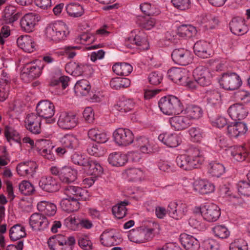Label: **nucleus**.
Returning <instances> with one entry per match:
<instances>
[{
    "label": "nucleus",
    "instance_id": "21",
    "mask_svg": "<svg viewBox=\"0 0 250 250\" xmlns=\"http://www.w3.org/2000/svg\"><path fill=\"white\" fill-rule=\"evenodd\" d=\"M230 117L233 120H240L244 119L248 114V110L245 106L240 104L231 105L228 109Z\"/></svg>",
    "mask_w": 250,
    "mask_h": 250
},
{
    "label": "nucleus",
    "instance_id": "44",
    "mask_svg": "<svg viewBox=\"0 0 250 250\" xmlns=\"http://www.w3.org/2000/svg\"><path fill=\"white\" fill-rule=\"evenodd\" d=\"M41 73L42 69L40 66L37 65H30L29 64H26L22 75H25L30 79H34L38 78Z\"/></svg>",
    "mask_w": 250,
    "mask_h": 250
},
{
    "label": "nucleus",
    "instance_id": "47",
    "mask_svg": "<svg viewBox=\"0 0 250 250\" xmlns=\"http://www.w3.org/2000/svg\"><path fill=\"white\" fill-rule=\"evenodd\" d=\"M135 145L143 153H149L153 151V149L150 146L148 140L146 137H137L135 141Z\"/></svg>",
    "mask_w": 250,
    "mask_h": 250
},
{
    "label": "nucleus",
    "instance_id": "61",
    "mask_svg": "<svg viewBox=\"0 0 250 250\" xmlns=\"http://www.w3.org/2000/svg\"><path fill=\"white\" fill-rule=\"evenodd\" d=\"M188 132L193 142H200L204 136V132L199 128L191 127L189 129Z\"/></svg>",
    "mask_w": 250,
    "mask_h": 250
},
{
    "label": "nucleus",
    "instance_id": "45",
    "mask_svg": "<svg viewBox=\"0 0 250 250\" xmlns=\"http://www.w3.org/2000/svg\"><path fill=\"white\" fill-rule=\"evenodd\" d=\"M134 102L130 99H124L119 101L114 105L115 110L122 113H126L131 111L134 107Z\"/></svg>",
    "mask_w": 250,
    "mask_h": 250
},
{
    "label": "nucleus",
    "instance_id": "30",
    "mask_svg": "<svg viewBox=\"0 0 250 250\" xmlns=\"http://www.w3.org/2000/svg\"><path fill=\"white\" fill-rule=\"evenodd\" d=\"M15 11V7L12 5L5 7L1 16L2 24H11L18 20L20 14H14Z\"/></svg>",
    "mask_w": 250,
    "mask_h": 250
},
{
    "label": "nucleus",
    "instance_id": "38",
    "mask_svg": "<svg viewBox=\"0 0 250 250\" xmlns=\"http://www.w3.org/2000/svg\"><path fill=\"white\" fill-rule=\"evenodd\" d=\"M38 210L47 216H53L56 212V206L46 201H41L37 205Z\"/></svg>",
    "mask_w": 250,
    "mask_h": 250
},
{
    "label": "nucleus",
    "instance_id": "42",
    "mask_svg": "<svg viewBox=\"0 0 250 250\" xmlns=\"http://www.w3.org/2000/svg\"><path fill=\"white\" fill-rule=\"evenodd\" d=\"M66 10L69 16L73 18L82 16L84 13V9L81 5L78 3H70L66 7Z\"/></svg>",
    "mask_w": 250,
    "mask_h": 250
},
{
    "label": "nucleus",
    "instance_id": "63",
    "mask_svg": "<svg viewBox=\"0 0 250 250\" xmlns=\"http://www.w3.org/2000/svg\"><path fill=\"white\" fill-rule=\"evenodd\" d=\"M87 151L89 154L96 157H101L104 155V151L100 145H92L88 146Z\"/></svg>",
    "mask_w": 250,
    "mask_h": 250
},
{
    "label": "nucleus",
    "instance_id": "19",
    "mask_svg": "<svg viewBox=\"0 0 250 250\" xmlns=\"http://www.w3.org/2000/svg\"><path fill=\"white\" fill-rule=\"evenodd\" d=\"M64 193L69 198H77L82 201H86L89 198L87 190L79 187L67 186L64 189Z\"/></svg>",
    "mask_w": 250,
    "mask_h": 250
},
{
    "label": "nucleus",
    "instance_id": "10",
    "mask_svg": "<svg viewBox=\"0 0 250 250\" xmlns=\"http://www.w3.org/2000/svg\"><path fill=\"white\" fill-rule=\"evenodd\" d=\"M193 75L194 79L201 86H206L211 83L212 74L208 68L198 67L194 70Z\"/></svg>",
    "mask_w": 250,
    "mask_h": 250
},
{
    "label": "nucleus",
    "instance_id": "50",
    "mask_svg": "<svg viewBox=\"0 0 250 250\" xmlns=\"http://www.w3.org/2000/svg\"><path fill=\"white\" fill-rule=\"evenodd\" d=\"M83 170L90 172H103L104 169L102 164L98 161L88 159Z\"/></svg>",
    "mask_w": 250,
    "mask_h": 250
},
{
    "label": "nucleus",
    "instance_id": "28",
    "mask_svg": "<svg viewBox=\"0 0 250 250\" xmlns=\"http://www.w3.org/2000/svg\"><path fill=\"white\" fill-rule=\"evenodd\" d=\"M179 240L186 250H197L199 248V241L192 236L183 233L180 235Z\"/></svg>",
    "mask_w": 250,
    "mask_h": 250
},
{
    "label": "nucleus",
    "instance_id": "5",
    "mask_svg": "<svg viewBox=\"0 0 250 250\" xmlns=\"http://www.w3.org/2000/svg\"><path fill=\"white\" fill-rule=\"evenodd\" d=\"M37 114L41 118L46 120L47 123H53L55 122L53 118L55 112L54 104L48 100H42L40 101L36 106Z\"/></svg>",
    "mask_w": 250,
    "mask_h": 250
},
{
    "label": "nucleus",
    "instance_id": "20",
    "mask_svg": "<svg viewBox=\"0 0 250 250\" xmlns=\"http://www.w3.org/2000/svg\"><path fill=\"white\" fill-rule=\"evenodd\" d=\"M202 160V158H199L192 161L187 155H181L176 158V162L177 165L183 170L189 171L197 168Z\"/></svg>",
    "mask_w": 250,
    "mask_h": 250
},
{
    "label": "nucleus",
    "instance_id": "4",
    "mask_svg": "<svg viewBox=\"0 0 250 250\" xmlns=\"http://www.w3.org/2000/svg\"><path fill=\"white\" fill-rule=\"evenodd\" d=\"M65 69L67 73L75 77L82 75L90 77L94 73V69L91 65L76 62L67 63Z\"/></svg>",
    "mask_w": 250,
    "mask_h": 250
},
{
    "label": "nucleus",
    "instance_id": "24",
    "mask_svg": "<svg viewBox=\"0 0 250 250\" xmlns=\"http://www.w3.org/2000/svg\"><path fill=\"white\" fill-rule=\"evenodd\" d=\"M193 188L195 191L201 194H207L212 192L215 187L208 180L199 179L194 182Z\"/></svg>",
    "mask_w": 250,
    "mask_h": 250
},
{
    "label": "nucleus",
    "instance_id": "48",
    "mask_svg": "<svg viewBox=\"0 0 250 250\" xmlns=\"http://www.w3.org/2000/svg\"><path fill=\"white\" fill-rule=\"evenodd\" d=\"M108 161L111 165L115 167H121L126 162V158L125 155L120 152H115L109 155Z\"/></svg>",
    "mask_w": 250,
    "mask_h": 250
},
{
    "label": "nucleus",
    "instance_id": "64",
    "mask_svg": "<svg viewBox=\"0 0 250 250\" xmlns=\"http://www.w3.org/2000/svg\"><path fill=\"white\" fill-rule=\"evenodd\" d=\"M78 244L84 250H91L92 249V243L87 236L80 237Z\"/></svg>",
    "mask_w": 250,
    "mask_h": 250
},
{
    "label": "nucleus",
    "instance_id": "34",
    "mask_svg": "<svg viewBox=\"0 0 250 250\" xmlns=\"http://www.w3.org/2000/svg\"><path fill=\"white\" fill-rule=\"evenodd\" d=\"M88 136L92 140L98 143H104L108 140L106 134L97 127L90 129L88 131Z\"/></svg>",
    "mask_w": 250,
    "mask_h": 250
},
{
    "label": "nucleus",
    "instance_id": "16",
    "mask_svg": "<svg viewBox=\"0 0 250 250\" xmlns=\"http://www.w3.org/2000/svg\"><path fill=\"white\" fill-rule=\"evenodd\" d=\"M128 237L131 241L137 243H144L151 239V233L147 232V230H145L143 227L130 230Z\"/></svg>",
    "mask_w": 250,
    "mask_h": 250
},
{
    "label": "nucleus",
    "instance_id": "32",
    "mask_svg": "<svg viewBox=\"0 0 250 250\" xmlns=\"http://www.w3.org/2000/svg\"><path fill=\"white\" fill-rule=\"evenodd\" d=\"M79 200L77 198H63L60 202V206L63 210L67 212H74L80 208Z\"/></svg>",
    "mask_w": 250,
    "mask_h": 250
},
{
    "label": "nucleus",
    "instance_id": "37",
    "mask_svg": "<svg viewBox=\"0 0 250 250\" xmlns=\"http://www.w3.org/2000/svg\"><path fill=\"white\" fill-rule=\"evenodd\" d=\"M90 89V83L85 79L78 81L74 86V91L77 96H86Z\"/></svg>",
    "mask_w": 250,
    "mask_h": 250
},
{
    "label": "nucleus",
    "instance_id": "31",
    "mask_svg": "<svg viewBox=\"0 0 250 250\" xmlns=\"http://www.w3.org/2000/svg\"><path fill=\"white\" fill-rule=\"evenodd\" d=\"M158 139L162 143L170 147H176L181 142L180 137L176 134H162L159 135Z\"/></svg>",
    "mask_w": 250,
    "mask_h": 250
},
{
    "label": "nucleus",
    "instance_id": "29",
    "mask_svg": "<svg viewBox=\"0 0 250 250\" xmlns=\"http://www.w3.org/2000/svg\"><path fill=\"white\" fill-rule=\"evenodd\" d=\"M247 130L246 124L243 122L231 123L228 126V133L232 138H236L245 134Z\"/></svg>",
    "mask_w": 250,
    "mask_h": 250
},
{
    "label": "nucleus",
    "instance_id": "60",
    "mask_svg": "<svg viewBox=\"0 0 250 250\" xmlns=\"http://www.w3.org/2000/svg\"><path fill=\"white\" fill-rule=\"evenodd\" d=\"M140 9L146 16H154V15L156 13V8L155 5L152 6L148 2L141 3L140 5Z\"/></svg>",
    "mask_w": 250,
    "mask_h": 250
},
{
    "label": "nucleus",
    "instance_id": "14",
    "mask_svg": "<svg viewBox=\"0 0 250 250\" xmlns=\"http://www.w3.org/2000/svg\"><path fill=\"white\" fill-rule=\"evenodd\" d=\"M171 58L175 63L181 65H186L192 61L190 52L184 48L174 49L171 53Z\"/></svg>",
    "mask_w": 250,
    "mask_h": 250
},
{
    "label": "nucleus",
    "instance_id": "15",
    "mask_svg": "<svg viewBox=\"0 0 250 250\" xmlns=\"http://www.w3.org/2000/svg\"><path fill=\"white\" fill-rule=\"evenodd\" d=\"M41 118L35 113L28 114L24 121L26 128L35 134L41 133Z\"/></svg>",
    "mask_w": 250,
    "mask_h": 250
},
{
    "label": "nucleus",
    "instance_id": "17",
    "mask_svg": "<svg viewBox=\"0 0 250 250\" xmlns=\"http://www.w3.org/2000/svg\"><path fill=\"white\" fill-rule=\"evenodd\" d=\"M29 225L33 230H43L48 227L49 222L43 214L35 213L30 217Z\"/></svg>",
    "mask_w": 250,
    "mask_h": 250
},
{
    "label": "nucleus",
    "instance_id": "56",
    "mask_svg": "<svg viewBox=\"0 0 250 250\" xmlns=\"http://www.w3.org/2000/svg\"><path fill=\"white\" fill-rule=\"evenodd\" d=\"M58 176L60 180L63 183L69 184L76 181L77 178V173H54Z\"/></svg>",
    "mask_w": 250,
    "mask_h": 250
},
{
    "label": "nucleus",
    "instance_id": "26",
    "mask_svg": "<svg viewBox=\"0 0 250 250\" xmlns=\"http://www.w3.org/2000/svg\"><path fill=\"white\" fill-rule=\"evenodd\" d=\"M229 27L231 32L236 35H243L248 31L244 20L240 17L233 18L229 23Z\"/></svg>",
    "mask_w": 250,
    "mask_h": 250
},
{
    "label": "nucleus",
    "instance_id": "23",
    "mask_svg": "<svg viewBox=\"0 0 250 250\" xmlns=\"http://www.w3.org/2000/svg\"><path fill=\"white\" fill-rule=\"evenodd\" d=\"M194 53L201 58H208L212 55L209 43L204 41L197 42L193 47Z\"/></svg>",
    "mask_w": 250,
    "mask_h": 250
},
{
    "label": "nucleus",
    "instance_id": "13",
    "mask_svg": "<svg viewBox=\"0 0 250 250\" xmlns=\"http://www.w3.org/2000/svg\"><path fill=\"white\" fill-rule=\"evenodd\" d=\"M78 124V118L72 113L62 112L61 113L58 125L63 129H71L75 127Z\"/></svg>",
    "mask_w": 250,
    "mask_h": 250
},
{
    "label": "nucleus",
    "instance_id": "7",
    "mask_svg": "<svg viewBox=\"0 0 250 250\" xmlns=\"http://www.w3.org/2000/svg\"><path fill=\"white\" fill-rule=\"evenodd\" d=\"M115 143L120 146H127L134 141V135L132 131L127 128H118L113 132Z\"/></svg>",
    "mask_w": 250,
    "mask_h": 250
},
{
    "label": "nucleus",
    "instance_id": "57",
    "mask_svg": "<svg viewBox=\"0 0 250 250\" xmlns=\"http://www.w3.org/2000/svg\"><path fill=\"white\" fill-rule=\"evenodd\" d=\"M37 168L34 162L21 163L17 166V172H34Z\"/></svg>",
    "mask_w": 250,
    "mask_h": 250
},
{
    "label": "nucleus",
    "instance_id": "2",
    "mask_svg": "<svg viewBox=\"0 0 250 250\" xmlns=\"http://www.w3.org/2000/svg\"><path fill=\"white\" fill-rule=\"evenodd\" d=\"M69 33L68 28L64 22L57 21L48 25L45 34L49 40L58 42L65 40Z\"/></svg>",
    "mask_w": 250,
    "mask_h": 250
},
{
    "label": "nucleus",
    "instance_id": "55",
    "mask_svg": "<svg viewBox=\"0 0 250 250\" xmlns=\"http://www.w3.org/2000/svg\"><path fill=\"white\" fill-rule=\"evenodd\" d=\"M21 193L24 195H30L35 191L34 186L27 181H22L19 185Z\"/></svg>",
    "mask_w": 250,
    "mask_h": 250
},
{
    "label": "nucleus",
    "instance_id": "12",
    "mask_svg": "<svg viewBox=\"0 0 250 250\" xmlns=\"http://www.w3.org/2000/svg\"><path fill=\"white\" fill-rule=\"evenodd\" d=\"M38 21V17L35 14L29 13L25 14L20 20V27L22 31L31 33L35 29Z\"/></svg>",
    "mask_w": 250,
    "mask_h": 250
},
{
    "label": "nucleus",
    "instance_id": "54",
    "mask_svg": "<svg viewBox=\"0 0 250 250\" xmlns=\"http://www.w3.org/2000/svg\"><path fill=\"white\" fill-rule=\"evenodd\" d=\"M158 106L160 110L166 115L171 114V105L170 103V96L162 97L158 102Z\"/></svg>",
    "mask_w": 250,
    "mask_h": 250
},
{
    "label": "nucleus",
    "instance_id": "51",
    "mask_svg": "<svg viewBox=\"0 0 250 250\" xmlns=\"http://www.w3.org/2000/svg\"><path fill=\"white\" fill-rule=\"evenodd\" d=\"M61 143L66 148L75 149L78 146V140L72 135L66 134L61 139Z\"/></svg>",
    "mask_w": 250,
    "mask_h": 250
},
{
    "label": "nucleus",
    "instance_id": "1",
    "mask_svg": "<svg viewBox=\"0 0 250 250\" xmlns=\"http://www.w3.org/2000/svg\"><path fill=\"white\" fill-rule=\"evenodd\" d=\"M157 85L161 83L164 76L166 74L168 77L173 82L179 84L185 83L188 71L184 68L173 67L168 70L167 64L164 62L157 63Z\"/></svg>",
    "mask_w": 250,
    "mask_h": 250
},
{
    "label": "nucleus",
    "instance_id": "39",
    "mask_svg": "<svg viewBox=\"0 0 250 250\" xmlns=\"http://www.w3.org/2000/svg\"><path fill=\"white\" fill-rule=\"evenodd\" d=\"M205 96L208 104L210 106H216L219 105L221 103V94L216 89L207 90Z\"/></svg>",
    "mask_w": 250,
    "mask_h": 250
},
{
    "label": "nucleus",
    "instance_id": "35",
    "mask_svg": "<svg viewBox=\"0 0 250 250\" xmlns=\"http://www.w3.org/2000/svg\"><path fill=\"white\" fill-rule=\"evenodd\" d=\"M132 69L131 65L127 62H117L112 66L113 71L119 76H128Z\"/></svg>",
    "mask_w": 250,
    "mask_h": 250
},
{
    "label": "nucleus",
    "instance_id": "40",
    "mask_svg": "<svg viewBox=\"0 0 250 250\" xmlns=\"http://www.w3.org/2000/svg\"><path fill=\"white\" fill-rule=\"evenodd\" d=\"M196 28L190 24H183L180 26L177 31V35L182 38H191L196 34Z\"/></svg>",
    "mask_w": 250,
    "mask_h": 250
},
{
    "label": "nucleus",
    "instance_id": "36",
    "mask_svg": "<svg viewBox=\"0 0 250 250\" xmlns=\"http://www.w3.org/2000/svg\"><path fill=\"white\" fill-rule=\"evenodd\" d=\"M231 156L233 158L238 162H242L249 159L250 155L248 149L242 146H237L233 148L231 150Z\"/></svg>",
    "mask_w": 250,
    "mask_h": 250
},
{
    "label": "nucleus",
    "instance_id": "62",
    "mask_svg": "<svg viewBox=\"0 0 250 250\" xmlns=\"http://www.w3.org/2000/svg\"><path fill=\"white\" fill-rule=\"evenodd\" d=\"M229 250H248V244L242 239L235 240L230 244Z\"/></svg>",
    "mask_w": 250,
    "mask_h": 250
},
{
    "label": "nucleus",
    "instance_id": "27",
    "mask_svg": "<svg viewBox=\"0 0 250 250\" xmlns=\"http://www.w3.org/2000/svg\"><path fill=\"white\" fill-rule=\"evenodd\" d=\"M18 46L25 52L31 53L35 50V43L29 35H21L17 40Z\"/></svg>",
    "mask_w": 250,
    "mask_h": 250
},
{
    "label": "nucleus",
    "instance_id": "11",
    "mask_svg": "<svg viewBox=\"0 0 250 250\" xmlns=\"http://www.w3.org/2000/svg\"><path fill=\"white\" fill-rule=\"evenodd\" d=\"M125 45L128 48H137L140 50H147L149 48V43L147 40L140 34L132 36L125 40Z\"/></svg>",
    "mask_w": 250,
    "mask_h": 250
},
{
    "label": "nucleus",
    "instance_id": "59",
    "mask_svg": "<svg viewBox=\"0 0 250 250\" xmlns=\"http://www.w3.org/2000/svg\"><path fill=\"white\" fill-rule=\"evenodd\" d=\"M238 192L244 196H250V182L240 181L237 185Z\"/></svg>",
    "mask_w": 250,
    "mask_h": 250
},
{
    "label": "nucleus",
    "instance_id": "22",
    "mask_svg": "<svg viewBox=\"0 0 250 250\" xmlns=\"http://www.w3.org/2000/svg\"><path fill=\"white\" fill-rule=\"evenodd\" d=\"M101 244L105 247H111L117 245L121 242L115 231L113 230H105L100 236Z\"/></svg>",
    "mask_w": 250,
    "mask_h": 250
},
{
    "label": "nucleus",
    "instance_id": "58",
    "mask_svg": "<svg viewBox=\"0 0 250 250\" xmlns=\"http://www.w3.org/2000/svg\"><path fill=\"white\" fill-rule=\"evenodd\" d=\"M80 49V46L68 45L64 46L63 51L58 52L59 55H66L68 59H73L76 56L77 51Z\"/></svg>",
    "mask_w": 250,
    "mask_h": 250
},
{
    "label": "nucleus",
    "instance_id": "25",
    "mask_svg": "<svg viewBox=\"0 0 250 250\" xmlns=\"http://www.w3.org/2000/svg\"><path fill=\"white\" fill-rule=\"evenodd\" d=\"M40 187L48 192H54L58 191L60 185L52 177H42L39 182Z\"/></svg>",
    "mask_w": 250,
    "mask_h": 250
},
{
    "label": "nucleus",
    "instance_id": "49",
    "mask_svg": "<svg viewBox=\"0 0 250 250\" xmlns=\"http://www.w3.org/2000/svg\"><path fill=\"white\" fill-rule=\"evenodd\" d=\"M128 205L127 201H123L113 207L112 211L113 214L118 219L123 218L126 214V206Z\"/></svg>",
    "mask_w": 250,
    "mask_h": 250
},
{
    "label": "nucleus",
    "instance_id": "8",
    "mask_svg": "<svg viewBox=\"0 0 250 250\" xmlns=\"http://www.w3.org/2000/svg\"><path fill=\"white\" fill-rule=\"evenodd\" d=\"M200 212L204 219L209 222L216 221L220 215V208L214 204H206L201 208Z\"/></svg>",
    "mask_w": 250,
    "mask_h": 250
},
{
    "label": "nucleus",
    "instance_id": "18",
    "mask_svg": "<svg viewBox=\"0 0 250 250\" xmlns=\"http://www.w3.org/2000/svg\"><path fill=\"white\" fill-rule=\"evenodd\" d=\"M169 123L171 128L176 131L188 128L191 124V120L186 116H174L169 119Z\"/></svg>",
    "mask_w": 250,
    "mask_h": 250
},
{
    "label": "nucleus",
    "instance_id": "52",
    "mask_svg": "<svg viewBox=\"0 0 250 250\" xmlns=\"http://www.w3.org/2000/svg\"><path fill=\"white\" fill-rule=\"evenodd\" d=\"M171 114H178L184 109V106L180 100L175 96H170Z\"/></svg>",
    "mask_w": 250,
    "mask_h": 250
},
{
    "label": "nucleus",
    "instance_id": "9",
    "mask_svg": "<svg viewBox=\"0 0 250 250\" xmlns=\"http://www.w3.org/2000/svg\"><path fill=\"white\" fill-rule=\"evenodd\" d=\"M168 214L176 220L181 219L187 212V205L181 201H173L168 205Z\"/></svg>",
    "mask_w": 250,
    "mask_h": 250
},
{
    "label": "nucleus",
    "instance_id": "3",
    "mask_svg": "<svg viewBox=\"0 0 250 250\" xmlns=\"http://www.w3.org/2000/svg\"><path fill=\"white\" fill-rule=\"evenodd\" d=\"M75 243L74 237H68L62 234L54 235L47 241L50 250H73Z\"/></svg>",
    "mask_w": 250,
    "mask_h": 250
},
{
    "label": "nucleus",
    "instance_id": "33",
    "mask_svg": "<svg viewBox=\"0 0 250 250\" xmlns=\"http://www.w3.org/2000/svg\"><path fill=\"white\" fill-rule=\"evenodd\" d=\"M9 233V237L13 241L21 240L26 236L25 227L20 224L13 226L10 229Z\"/></svg>",
    "mask_w": 250,
    "mask_h": 250
},
{
    "label": "nucleus",
    "instance_id": "46",
    "mask_svg": "<svg viewBox=\"0 0 250 250\" xmlns=\"http://www.w3.org/2000/svg\"><path fill=\"white\" fill-rule=\"evenodd\" d=\"M130 85V80L126 78L116 77L112 78L110 82L111 87L116 90L128 87Z\"/></svg>",
    "mask_w": 250,
    "mask_h": 250
},
{
    "label": "nucleus",
    "instance_id": "41",
    "mask_svg": "<svg viewBox=\"0 0 250 250\" xmlns=\"http://www.w3.org/2000/svg\"><path fill=\"white\" fill-rule=\"evenodd\" d=\"M136 22L143 28L146 30L151 29L155 26L156 23L155 15L154 14V16H139L137 18Z\"/></svg>",
    "mask_w": 250,
    "mask_h": 250
},
{
    "label": "nucleus",
    "instance_id": "53",
    "mask_svg": "<svg viewBox=\"0 0 250 250\" xmlns=\"http://www.w3.org/2000/svg\"><path fill=\"white\" fill-rule=\"evenodd\" d=\"M212 230L214 235L220 239L227 238L230 234L228 228L223 225H216Z\"/></svg>",
    "mask_w": 250,
    "mask_h": 250
},
{
    "label": "nucleus",
    "instance_id": "43",
    "mask_svg": "<svg viewBox=\"0 0 250 250\" xmlns=\"http://www.w3.org/2000/svg\"><path fill=\"white\" fill-rule=\"evenodd\" d=\"M185 113L190 120L198 119L202 116L203 110L200 106L192 104L186 107Z\"/></svg>",
    "mask_w": 250,
    "mask_h": 250
},
{
    "label": "nucleus",
    "instance_id": "6",
    "mask_svg": "<svg viewBox=\"0 0 250 250\" xmlns=\"http://www.w3.org/2000/svg\"><path fill=\"white\" fill-rule=\"evenodd\" d=\"M219 83L223 88L229 90H235L242 84L239 76L234 72L223 73L219 80Z\"/></svg>",
    "mask_w": 250,
    "mask_h": 250
}]
</instances>
